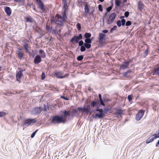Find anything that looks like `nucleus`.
Returning a JSON list of instances; mask_svg holds the SVG:
<instances>
[{
  "instance_id": "nucleus-32",
  "label": "nucleus",
  "mask_w": 159,
  "mask_h": 159,
  "mask_svg": "<svg viewBox=\"0 0 159 159\" xmlns=\"http://www.w3.org/2000/svg\"><path fill=\"white\" fill-rule=\"evenodd\" d=\"M123 111L120 109H118L117 110V111L116 113V114H117L119 116L123 114Z\"/></svg>"
},
{
  "instance_id": "nucleus-28",
  "label": "nucleus",
  "mask_w": 159,
  "mask_h": 159,
  "mask_svg": "<svg viewBox=\"0 0 159 159\" xmlns=\"http://www.w3.org/2000/svg\"><path fill=\"white\" fill-rule=\"evenodd\" d=\"M64 11L62 12L61 15L63 16V17L65 16L67 17V16L66 15L67 13V10L66 8H63Z\"/></svg>"
},
{
  "instance_id": "nucleus-11",
  "label": "nucleus",
  "mask_w": 159,
  "mask_h": 159,
  "mask_svg": "<svg viewBox=\"0 0 159 159\" xmlns=\"http://www.w3.org/2000/svg\"><path fill=\"white\" fill-rule=\"evenodd\" d=\"M145 111L143 110H140L136 116L135 119L136 120H140L144 115Z\"/></svg>"
},
{
  "instance_id": "nucleus-7",
  "label": "nucleus",
  "mask_w": 159,
  "mask_h": 159,
  "mask_svg": "<svg viewBox=\"0 0 159 159\" xmlns=\"http://www.w3.org/2000/svg\"><path fill=\"white\" fill-rule=\"evenodd\" d=\"M116 15L115 13H112L110 14L109 18L107 20V24H111L115 19Z\"/></svg>"
},
{
  "instance_id": "nucleus-47",
  "label": "nucleus",
  "mask_w": 159,
  "mask_h": 159,
  "mask_svg": "<svg viewBox=\"0 0 159 159\" xmlns=\"http://www.w3.org/2000/svg\"><path fill=\"white\" fill-rule=\"evenodd\" d=\"M78 110L80 112H81V111L85 112L84 107L81 108V107H79L78 108Z\"/></svg>"
},
{
  "instance_id": "nucleus-56",
  "label": "nucleus",
  "mask_w": 159,
  "mask_h": 159,
  "mask_svg": "<svg viewBox=\"0 0 159 159\" xmlns=\"http://www.w3.org/2000/svg\"><path fill=\"white\" fill-rule=\"evenodd\" d=\"M67 7V4L66 2H65L63 8H66Z\"/></svg>"
},
{
  "instance_id": "nucleus-36",
  "label": "nucleus",
  "mask_w": 159,
  "mask_h": 159,
  "mask_svg": "<svg viewBox=\"0 0 159 159\" xmlns=\"http://www.w3.org/2000/svg\"><path fill=\"white\" fill-rule=\"evenodd\" d=\"M98 102L96 101H93L91 103V105L93 107H94L97 104Z\"/></svg>"
},
{
  "instance_id": "nucleus-1",
  "label": "nucleus",
  "mask_w": 159,
  "mask_h": 159,
  "mask_svg": "<svg viewBox=\"0 0 159 159\" xmlns=\"http://www.w3.org/2000/svg\"><path fill=\"white\" fill-rule=\"evenodd\" d=\"M61 116L57 115L52 117L51 122L55 124L62 123H65L67 121L66 116L69 115L68 112L66 111H61Z\"/></svg>"
},
{
  "instance_id": "nucleus-5",
  "label": "nucleus",
  "mask_w": 159,
  "mask_h": 159,
  "mask_svg": "<svg viewBox=\"0 0 159 159\" xmlns=\"http://www.w3.org/2000/svg\"><path fill=\"white\" fill-rule=\"evenodd\" d=\"M16 56L20 60L24 59L25 54L24 52L22 51V49L20 48H17L16 51Z\"/></svg>"
},
{
  "instance_id": "nucleus-9",
  "label": "nucleus",
  "mask_w": 159,
  "mask_h": 159,
  "mask_svg": "<svg viewBox=\"0 0 159 159\" xmlns=\"http://www.w3.org/2000/svg\"><path fill=\"white\" fill-rule=\"evenodd\" d=\"M36 122L35 119H28L24 120L23 123L25 125L29 126L32 123H34Z\"/></svg>"
},
{
  "instance_id": "nucleus-52",
  "label": "nucleus",
  "mask_w": 159,
  "mask_h": 159,
  "mask_svg": "<svg viewBox=\"0 0 159 159\" xmlns=\"http://www.w3.org/2000/svg\"><path fill=\"white\" fill-rule=\"evenodd\" d=\"M76 26H77V27L78 28V30H80L81 29V25H80V24L79 23H78L76 24Z\"/></svg>"
},
{
  "instance_id": "nucleus-23",
  "label": "nucleus",
  "mask_w": 159,
  "mask_h": 159,
  "mask_svg": "<svg viewBox=\"0 0 159 159\" xmlns=\"http://www.w3.org/2000/svg\"><path fill=\"white\" fill-rule=\"evenodd\" d=\"M144 5L142 2L140 1L138 3V8L139 10L141 11L144 8Z\"/></svg>"
},
{
  "instance_id": "nucleus-64",
  "label": "nucleus",
  "mask_w": 159,
  "mask_h": 159,
  "mask_svg": "<svg viewBox=\"0 0 159 159\" xmlns=\"http://www.w3.org/2000/svg\"><path fill=\"white\" fill-rule=\"evenodd\" d=\"M157 144H158L159 145V140L158 141L157 143Z\"/></svg>"
},
{
  "instance_id": "nucleus-31",
  "label": "nucleus",
  "mask_w": 159,
  "mask_h": 159,
  "mask_svg": "<svg viewBox=\"0 0 159 159\" xmlns=\"http://www.w3.org/2000/svg\"><path fill=\"white\" fill-rule=\"evenodd\" d=\"M105 101L106 99L105 98H104L103 99H102V98L99 99V102L100 105L104 106H105V104L104 103V102H105Z\"/></svg>"
},
{
  "instance_id": "nucleus-42",
  "label": "nucleus",
  "mask_w": 159,
  "mask_h": 159,
  "mask_svg": "<svg viewBox=\"0 0 159 159\" xmlns=\"http://www.w3.org/2000/svg\"><path fill=\"white\" fill-rule=\"evenodd\" d=\"M128 98L129 101V102H131L132 101V95H128Z\"/></svg>"
},
{
  "instance_id": "nucleus-45",
  "label": "nucleus",
  "mask_w": 159,
  "mask_h": 159,
  "mask_svg": "<svg viewBox=\"0 0 159 159\" xmlns=\"http://www.w3.org/2000/svg\"><path fill=\"white\" fill-rule=\"evenodd\" d=\"M98 10L100 11H103L102 6L101 4H99L98 6Z\"/></svg>"
},
{
  "instance_id": "nucleus-15",
  "label": "nucleus",
  "mask_w": 159,
  "mask_h": 159,
  "mask_svg": "<svg viewBox=\"0 0 159 159\" xmlns=\"http://www.w3.org/2000/svg\"><path fill=\"white\" fill-rule=\"evenodd\" d=\"M92 41L93 39H85L84 40V45L87 47L88 49L90 48L91 47V43H92Z\"/></svg>"
},
{
  "instance_id": "nucleus-38",
  "label": "nucleus",
  "mask_w": 159,
  "mask_h": 159,
  "mask_svg": "<svg viewBox=\"0 0 159 159\" xmlns=\"http://www.w3.org/2000/svg\"><path fill=\"white\" fill-rule=\"evenodd\" d=\"M148 49L147 48L145 51L144 55H143L144 57H145L148 55Z\"/></svg>"
},
{
  "instance_id": "nucleus-46",
  "label": "nucleus",
  "mask_w": 159,
  "mask_h": 159,
  "mask_svg": "<svg viewBox=\"0 0 159 159\" xmlns=\"http://www.w3.org/2000/svg\"><path fill=\"white\" fill-rule=\"evenodd\" d=\"M131 25V22L130 21H127L125 23L126 26H129Z\"/></svg>"
},
{
  "instance_id": "nucleus-58",
  "label": "nucleus",
  "mask_w": 159,
  "mask_h": 159,
  "mask_svg": "<svg viewBox=\"0 0 159 159\" xmlns=\"http://www.w3.org/2000/svg\"><path fill=\"white\" fill-rule=\"evenodd\" d=\"M57 33V30H54L52 31V33L54 34H55Z\"/></svg>"
},
{
  "instance_id": "nucleus-53",
  "label": "nucleus",
  "mask_w": 159,
  "mask_h": 159,
  "mask_svg": "<svg viewBox=\"0 0 159 159\" xmlns=\"http://www.w3.org/2000/svg\"><path fill=\"white\" fill-rule=\"evenodd\" d=\"M61 98L65 100H69V99L68 98L64 96H61Z\"/></svg>"
},
{
  "instance_id": "nucleus-30",
  "label": "nucleus",
  "mask_w": 159,
  "mask_h": 159,
  "mask_svg": "<svg viewBox=\"0 0 159 159\" xmlns=\"http://www.w3.org/2000/svg\"><path fill=\"white\" fill-rule=\"evenodd\" d=\"M25 20L27 22H32L33 21V19L31 16L26 17Z\"/></svg>"
},
{
  "instance_id": "nucleus-24",
  "label": "nucleus",
  "mask_w": 159,
  "mask_h": 159,
  "mask_svg": "<svg viewBox=\"0 0 159 159\" xmlns=\"http://www.w3.org/2000/svg\"><path fill=\"white\" fill-rule=\"evenodd\" d=\"M113 5L114 4L113 2H111V5L106 8L107 13L106 14V15H107V13L109 12L111 10L113 6Z\"/></svg>"
},
{
  "instance_id": "nucleus-20",
  "label": "nucleus",
  "mask_w": 159,
  "mask_h": 159,
  "mask_svg": "<svg viewBox=\"0 0 159 159\" xmlns=\"http://www.w3.org/2000/svg\"><path fill=\"white\" fill-rule=\"evenodd\" d=\"M132 72V71L130 70H128L123 74V76L126 78H129L130 76L129 74Z\"/></svg>"
},
{
  "instance_id": "nucleus-39",
  "label": "nucleus",
  "mask_w": 159,
  "mask_h": 159,
  "mask_svg": "<svg viewBox=\"0 0 159 159\" xmlns=\"http://www.w3.org/2000/svg\"><path fill=\"white\" fill-rule=\"evenodd\" d=\"M110 111V109L108 108H105L104 109V115L107 114L108 111Z\"/></svg>"
},
{
  "instance_id": "nucleus-40",
  "label": "nucleus",
  "mask_w": 159,
  "mask_h": 159,
  "mask_svg": "<svg viewBox=\"0 0 159 159\" xmlns=\"http://www.w3.org/2000/svg\"><path fill=\"white\" fill-rule=\"evenodd\" d=\"M120 21L121 22V24L122 26H124L125 24L126 20L124 19H122L121 20H120Z\"/></svg>"
},
{
  "instance_id": "nucleus-27",
  "label": "nucleus",
  "mask_w": 159,
  "mask_h": 159,
  "mask_svg": "<svg viewBox=\"0 0 159 159\" xmlns=\"http://www.w3.org/2000/svg\"><path fill=\"white\" fill-rule=\"evenodd\" d=\"M24 48L25 51V52H29V50H28V43L27 42H25L24 43Z\"/></svg>"
},
{
  "instance_id": "nucleus-57",
  "label": "nucleus",
  "mask_w": 159,
  "mask_h": 159,
  "mask_svg": "<svg viewBox=\"0 0 159 159\" xmlns=\"http://www.w3.org/2000/svg\"><path fill=\"white\" fill-rule=\"evenodd\" d=\"M102 33H107L108 32V30H103L102 31Z\"/></svg>"
},
{
  "instance_id": "nucleus-8",
  "label": "nucleus",
  "mask_w": 159,
  "mask_h": 159,
  "mask_svg": "<svg viewBox=\"0 0 159 159\" xmlns=\"http://www.w3.org/2000/svg\"><path fill=\"white\" fill-rule=\"evenodd\" d=\"M43 109L41 107H36L32 110V113L34 115L39 114L42 111Z\"/></svg>"
},
{
  "instance_id": "nucleus-49",
  "label": "nucleus",
  "mask_w": 159,
  "mask_h": 159,
  "mask_svg": "<svg viewBox=\"0 0 159 159\" xmlns=\"http://www.w3.org/2000/svg\"><path fill=\"white\" fill-rule=\"evenodd\" d=\"M129 12L128 11H126L125 12L124 15L126 17H127L129 15Z\"/></svg>"
},
{
  "instance_id": "nucleus-55",
  "label": "nucleus",
  "mask_w": 159,
  "mask_h": 159,
  "mask_svg": "<svg viewBox=\"0 0 159 159\" xmlns=\"http://www.w3.org/2000/svg\"><path fill=\"white\" fill-rule=\"evenodd\" d=\"M14 1L19 3H22L23 2V0H14Z\"/></svg>"
},
{
  "instance_id": "nucleus-2",
  "label": "nucleus",
  "mask_w": 159,
  "mask_h": 159,
  "mask_svg": "<svg viewBox=\"0 0 159 159\" xmlns=\"http://www.w3.org/2000/svg\"><path fill=\"white\" fill-rule=\"evenodd\" d=\"M95 111H97L99 112L100 113H96L95 115L94 114H93L92 115V117L93 118L95 119L97 118L102 119L105 116V115H104V110L103 109L99 108L98 106H97Z\"/></svg>"
},
{
  "instance_id": "nucleus-43",
  "label": "nucleus",
  "mask_w": 159,
  "mask_h": 159,
  "mask_svg": "<svg viewBox=\"0 0 159 159\" xmlns=\"http://www.w3.org/2000/svg\"><path fill=\"white\" fill-rule=\"evenodd\" d=\"M117 28V26L116 25L114 26L111 29L110 31V33H112L114 30L116 29Z\"/></svg>"
},
{
  "instance_id": "nucleus-51",
  "label": "nucleus",
  "mask_w": 159,
  "mask_h": 159,
  "mask_svg": "<svg viewBox=\"0 0 159 159\" xmlns=\"http://www.w3.org/2000/svg\"><path fill=\"white\" fill-rule=\"evenodd\" d=\"M52 22L54 23H56L59 25V23H57L58 22V20H56L55 19H53L52 20Z\"/></svg>"
},
{
  "instance_id": "nucleus-14",
  "label": "nucleus",
  "mask_w": 159,
  "mask_h": 159,
  "mask_svg": "<svg viewBox=\"0 0 159 159\" xmlns=\"http://www.w3.org/2000/svg\"><path fill=\"white\" fill-rule=\"evenodd\" d=\"M64 111H66L68 112V113H69V115L68 116H66V118H67V120L68 119V120H69V119L68 118V117H69L70 116H71V117H73L75 116L74 114H76L78 112L75 109H73L71 111V113H70V110L69 111H68V110L67 111L66 110H65Z\"/></svg>"
},
{
  "instance_id": "nucleus-16",
  "label": "nucleus",
  "mask_w": 159,
  "mask_h": 159,
  "mask_svg": "<svg viewBox=\"0 0 159 159\" xmlns=\"http://www.w3.org/2000/svg\"><path fill=\"white\" fill-rule=\"evenodd\" d=\"M130 62V60L124 62L121 65L120 68L122 70H125L128 68L129 65V63Z\"/></svg>"
},
{
  "instance_id": "nucleus-26",
  "label": "nucleus",
  "mask_w": 159,
  "mask_h": 159,
  "mask_svg": "<svg viewBox=\"0 0 159 159\" xmlns=\"http://www.w3.org/2000/svg\"><path fill=\"white\" fill-rule=\"evenodd\" d=\"M39 53L41 54V55L40 56L42 58H44L46 57L45 53L44 52V51L42 49H40L39 51Z\"/></svg>"
},
{
  "instance_id": "nucleus-50",
  "label": "nucleus",
  "mask_w": 159,
  "mask_h": 159,
  "mask_svg": "<svg viewBox=\"0 0 159 159\" xmlns=\"http://www.w3.org/2000/svg\"><path fill=\"white\" fill-rule=\"evenodd\" d=\"M45 73L43 72L42 73L41 75V79L42 80H43L45 78Z\"/></svg>"
},
{
  "instance_id": "nucleus-59",
  "label": "nucleus",
  "mask_w": 159,
  "mask_h": 159,
  "mask_svg": "<svg viewBox=\"0 0 159 159\" xmlns=\"http://www.w3.org/2000/svg\"><path fill=\"white\" fill-rule=\"evenodd\" d=\"M25 70V69H21L20 70V71H19V72H20L21 73H22V72L24 71Z\"/></svg>"
},
{
  "instance_id": "nucleus-34",
  "label": "nucleus",
  "mask_w": 159,
  "mask_h": 159,
  "mask_svg": "<svg viewBox=\"0 0 159 159\" xmlns=\"http://www.w3.org/2000/svg\"><path fill=\"white\" fill-rule=\"evenodd\" d=\"M84 10L85 12L88 14L89 12V9L87 5H86L85 6Z\"/></svg>"
},
{
  "instance_id": "nucleus-60",
  "label": "nucleus",
  "mask_w": 159,
  "mask_h": 159,
  "mask_svg": "<svg viewBox=\"0 0 159 159\" xmlns=\"http://www.w3.org/2000/svg\"><path fill=\"white\" fill-rule=\"evenodd\" d=\"M98 97H99V99L102 98V95L100 94H98Z\"/></svg>"
},
{
  "instance_id": "nucleus-62",
  "label": "nucleus",
  "mask_w": 159,
  "mask_h": 159,
  "mask_svg": "<svg viewBox=\"0 0 159 159\" xmlns=\"http://www.w3.org/2000/svg\"><path fill=\"white\" fill-rule=\"evenodd\" d=\"M31 56H32V57L34 58V54H32L31 55Z\"/></svg>"
},
{
  "instance_id": "nucleus-4",
  "label": "nucleus",
  "mask_w": 159,
  "mask_h": 159,
  "mask_svg": "<svg viewBox=\"0 0 159 159\" xmlns=\"http://www.w3.org/2000/svg\"><path fill=\"white\" fill-rule=\"evenodd\" d=\"M82 38V35L81 34H80L78 36L74 35L73 37L70 40V43H74L75 42V43H77Z\"/></svg>"
},
{
  "instance_id": "nucleus-29",
  "label": "nucleus",
  "mask_w": 159,
  "mask_h": 159,
  "mask_svg": "<svg viewBox=\"0 0 159 159\" xmlns=\"http://www.w3.org/2000/svg\"><path fill=\"white\" fill-rule=\"evenodd\" d=\"M121 3V1L120 0H115V4L116 6L117 7H119L120 6V4Z\"/></svg>"
},
{
  "instance_id": "nucleus-35",
  "label": "nucleus",
  "mask_w": 159,
  "mask_h": 159,
  "mask_svg": "<svg viewBox=\"0 0 159 159\" xmlns=\"http://www.w3.org/2000/svg\"><path fill=\"white\" fill-rule=\"evenodd\" d=\"M7 113L4 111H0V117H3L5 116Z\"/></svg>"
},
{
  "instance_id": "nucleus-54",
  "label": "nucleus",
  "mask_w": 159,
  "mask_h": 159,
  "mask_svg": "<svg viewBox=\"0 0 159 159\" xmlns=\"http://www.w3.org/2000/svg\"><path fill=\"white\" fill-rule=\"evenodd\" d=\"M153 136H154L156 139L157 138H159V131L157 134H153Z\"/></svg>"
},
{
  "instance_id": "nucleus-61",
  "label": "nucleus",
  "mask_w": 159,
  "mask_h": 159,
  "mask_svg": "<svg viewBox=\"0 0 159 159\" xmlns=\"http://www.w3.org/2000/svg\"><path fill=\"white\" fill-rule=\"evenodd\" d=\"M125 16H121L120 17V19H124V18L125 17Z\"/></svg>"
},
{
  "instance_id": "nucleus-25",
  "label": "nucleus",
  "mask_w": 159,
  "mask_h": 159,
  "mask_svg": "<svg viewBox=\"0 0 159 159\" xmlns=\"http://www.w3.org/2000/svg\"><path fill=\"white\" fill-rule=\"evenodd\" d=\"M91 36V34L90 33L86 32L84 34V37L85 39H90V38Z\"/></svg>"
},
{
  "instance_id": "nucleus-44",
  "label": "nucleus",
  "mask_w": 159,
  "mask_h": 159,
  "mask_svg": "<svg viewBox=\"0 0 159 159\" xmlns=\"http://www.w3.org/2000/svg\"><path fill=\"white\" fill-rule=\"evenodd\" d=\"M38 130V129H37L36 130H35V131H34V132H33L32 134H31V138H33L34 136H35L36 133L37 132V131Z\"/></svg>"
},
{
  "instance_id": "nucleus-3",
  "label": "nucleus",
  "mask_w": 159,
  "mask_h": 159,
  "mask_svg": "<svg viewBox=\"0 0 159 159\" xmlns=\"http://www.w3.org/2000/svg\"><path fill=\"white\" fill-rule=\"evenodd\" d=\"M56 17L57 18L58 22L60 23L59 24V26H62L64 25V23L67 20V17H63V16L60 15L58 14L56 15Z\"/></svg>"
},
{
  "instance_id": "nucleus-63",
  "label": "nucleus",
  "mask_w": 159,
  "mask_h": 159,
  "mask_svg": "<svg viewBox=\"0 0 159 159\" xmlns=\"http://www.w3.org/2000/svg\"><path fill=\"white\" fill-rule=\"evenodd\" d=\"M101 2H102L104 1V0H99Z\"/></svg>"
},
{
  "instance_id": "nucleus-48",
  "label": "nucleus",
  "mask_w": 159,
  "mask_h": 159,
  "mask_svg": "<svg viewBox=\"0 0 159 159\" xmlns=\"http://www.w3.org/2000/svg\"><path fill=\"white\" fill-rule=\"evenodd\" d=\"M116 24L119 27H120L121 25V22L120 21V20H118L116 22Z\"/></svg>"
},
{
  "instance_id": "nucleus-6",
  "label": "nucleus",
  "mask_w": 159,
  "mask_h": 159,
  "mask_svg": "<svg viewBox=\"0 0 159 159\" xmlns=\"http://www.w3.org/2000/svg\"><path fill=\"white\" fill-rule=\"evenodd\" d=\"M63 73L60 71L56 72L54 74V75L59 79L64 78L68 77L69 75V74L67 73L64 76H63Z\"/></svg>"
},
{
  "instance_id": "nucleus-37",
  "label": "nucleus",
  "mask_w": 159,
  "mask_h": 159,
  "mask_svg": "<svg viewBox=\"0 0 159 159\" xmlns=\"http://www.w3.org/2000/svg\"><path fill=\"white\" fill-rule=\"evenodd\" d=\"M84 58V57L83 55H80L78 56L77 57V59L78 61H82Z\"/></svg>"
},
{
  "instance_id": "nucleus-12",
  "label": "nucleus",
  "mask_w": 159,
  "mask_h": 159,
  "mask_svg": "<svg viewBox=\"0 0 159 159\" xmlns=\"http://www.w3.org/2000/svg\"><path fill=\"white\" fill-rule=\"evenodd\" d=\"M105 36L106 35L102 33H99L98 40H99V43L100 44H103V41L104 39H105Z\"/></svg>"
},
{
  "instance_id": "nucleus-21",
  "label": "nucleus",
  "mask_w": 159,
  "mask_h": 159,
  "mask_svg": "<svg viewBox=\"0 0 159 159\" xmlns=\"http://www.w3.org/2000/svg\"><path fill=\"white\" fill-rule=\"evenodd\" d=\"M84 111L86 112L87 113H90V114H91V108L90 105H87L86 107H84Z\"/></svg>"
},
{
  "instance_id": "nucleus-22",
  "label": "nucleus",
  "mask_w": 159,
  "mask_h": 159,
  "mask_svg": "<svg viewBox=\"0 0 159 159\" xmlns=\"http://www.w3.org/2000/svg\"><path fill=\"white\" fill-rule=\"evenodd\" d=\"M22 73H20V72H18L16 75V78L17 81H18L19 83H20L21 80L20 79L21 76H22Z\"/></svg>"
},
{
  "instance_id": "nucleus-41",
  "label": "nucleus",
  "mask_w": 159,
  "mask_h": 159,
  "mask_svg": "<svg viewBox=\"0 0 159 159\" xmlns=\"http://www.w3.org/2000/svg\"><path fill=\"white\" fill-rule=\"evenodd\" d=\"M79 46H84V43L83 41L81 40L80 41H79Z\"/></svg>"
},
{
  "instance_id": "nucleus-10",
  "label": "nucleus",
  "mask_w": 159,
  "mask_h": 159,
  "mask_svg": "<svg viewBox=\"0 0 159 159\" xmlns=\"http://www.w3.org/2000/svg\"><path fill=\"white\" fill-rule=\"evenodd\" d=\"M37 2L39 7L43 11H45L44 5L41 0H35Z\"/></svg>"
},
{
  "instance_id": "nucleus-18",
  "label": "nucleus",
  "mask_w": 159,
  "mask_h": 159,
  "mask_svg": "<svg viewBox=\"0 0 159 159\" xmlns=\"http://www.w3.org/2000/svg\"><path fill=\"white\" fill-rule=\"evenodd\" d=\"M156 139L154 136H153V134L146 141V143L147 144L149 143L152 142L153 140Z\"/></svg>"
},
{
  "instance_id": "nucleus-19",
  "label": "nucleus",
  "mask_w": 159,
  "mask_h": 159,
  "mask_svg": "<svg viewBox=\"0 0 159 159\" xmlns=\"http://www.w3.org/2000/svg\"><path fill=\"white\" fill-rule=\"evenodd\" d=\"M5 11L8 16H10L11 14V10L9 7H6L5 8Z\"/></svg>"
},
{
  "instance_id": "nucleus-33",
  "label": "nucleus",
  "mask_w": 159,
  "mask_h": 159,
  "mask_svg": "<svg viewBox=\"0 0 159 159\" xmlns=\"http://www.w3.org/2000/svg\"><path fill=\"white\" fill-rule=\"evenodd\" d=\"M88 49V48L86 46L84 45L83 46L81 47L80 50L81 52H83L85 51L86 48Z\"/></svg>"
},
{
  "instance_id": "nucleus-17",
  "label": "nucleus",
  "mask_w": 159,
  "mask_h": 159,
  "mask_svg": "<svg viewBox=\"0 0 159 159\" xmlns=\"http://www.w3.org/2000/svg\"><path fill=\"white\" fill-rule=\"evenodd\" d=\"M152 74L153 75H157L159 76V66L155 67L152 70Z\"/></svg>"
},
{
  "instance_id": "nucleus-13",
  "label": "nucleus",
  "mask_w": 159,
  "mask_h": 159,
  "mask_svg": "<svg viewBox=\"0 0 159 159\" xmlns=\"http://www.w3.org/2000/svg\"><path fill=\"white\" fill-rule=\"evenodd\" d=\"M42 57L40 56L37 55H36L34 57V62L35 64H38L39 63L42 61Z\"/></svg>"
}]
</instances>
